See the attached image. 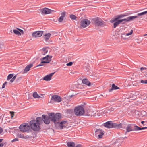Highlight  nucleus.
Here are the masks:
<instances>
[{
	"label": "nucleus",
	"mask_w": 147,
	"mask_h": 147,
	"mask_svg": "<svg viewBox=\"0 0 147 147\" xmlns=\"http://www.w3.org/2000/svg\"><path fill=\"white\" fill-rule=\"evenodd\" d=\"M7 144V143L5 142H2L0 143V147H3V146L5 145V146Z\"/></svg>",
	"instance_id": "36"
},
{
	"label": "nucleus",
	"mask_w": 147,
	"mask_h": 147,
	"mask_svg": "<svg viewBox=\"0 0 147 147\" xmlns=\"http://www.w3.org/2000/svg\"><path fill=\"white\" fill-rule=\"evenodd\" d=\"M14 80H15L12 78L10 80V82L11 83H12L14 81Z\"/></svg>",
	"instance_id": "51"
},
{
	"label": "nucleus",
	"mask_w": 147,
	"mask_h": 147,
	"mask_svg": "<svg viewBox=\"0 0 147 147\" xmlns=\"http://www.w3.org/2000/svg\"><path fill=\"white\" fill-rule=\"evenodd\" d=\"M55 72L49 74L47 75L43 78V79L46 81H50L52 77L55 74Z\"/></svg>",
	"instance_id": "15"
},
{
	"label": "nucleus",
	"mask_w": 147,
	"mask_h": 147,
	"mask_svg": "<svg viewBox=\"0 0 147 147\" xmlns=\"http://www.w3.org/2000/svg\"><path fill=\"white\" fill-rule=\"evenodd\" d=\"M127 20V18H126L119 19V20L121 21H120L121 23L122 24H124L126 22H128V20Z\"/></svg>",
	"instance_id": "24"
},
{
	"label": "nucleus",
	"mask_w": 147,
	"mask_h": 147,
	"mask_svg": "<svg viewBox=\"0 0 147 147\" xmlns=\"http://www.w3.org/2000/svg\"><path fill=\"white\" fill-rule=\"evenodd\" d=\"M40 11L42 14H50L51 12H54V10H51V9L46 7H45L40 10Z\"/></svg>",
	"instance_id": "11"
},
{
	"label": "nucleus",
	"mask_w": 147,
	"mask_h": 147,
	"mask_svg": "<svg viewBox=\"0 0 147 147\" xmlns=\"http://www.w3.org/2000/svg\"><path fill=\"white\" fill-rule=\"evenodd\" d=\"M13 33L16 35H21V33L20 32L18 31V30L14 29L13 30Z\"/></svg>",
	"instance_id": "27"
},
{
	"label": "nucleus",
	"mask_w": 147,
	"mask_h": 147,
	"mask_svg": "<svg viewBox=\"0 0 147 147\" xmlns=\"http://www.w3.org/2000/svg\"><path fill=\"white\" fill-rule=\"evenodd\" d=\"M147 127H140L133 124H129L126 127V131L125 133V134L127 132H129L132 131H138L146 129Z\"/></svg>",
	"instance_id": "2"
},
{
	"label": "nucleus",
	"mask_w": 147,
	"mask_h": 147,
	"mask_svg": "<svg viewBox=\"0 0 147 147\" xmlns=\"http://www.w3.org/2000/svg\"><path fill=\"white\" fill-rule=\"evenodd\" d=\"M69 17L72 20H75L77 18L76 16L74 15L71 14L69 16Z\"/></svg>",
	"instance_id": "29"
},
{
	"label": "nucleus",
	"mask_w": 147,
	"mask_h": 147,
	"mask_svg": "<svg viewBox=\"0 0 147 147\" xmlns=\"http://www.w3.org/2000/svg\"><path fill=\"white\" fill-rule=\"evenodd\" d=\"M138 16H131L127 17V20H128V21H132L134 19L138 18Z\"/></svg>",
	"instance_id": "21"
},
{
	"label": "nucleus",
	"mask_w": 147,
	"mask_h": 147,
	"mask_svg": "<svg viewBox=\"0 0 147 147\" xmlns=\"http://www.w3.org/2000/svg\"><path fill=\"white\" fill-rule=\"evenodd\" d=\"M86 70L87 71H89V68H87V67H86Z\"/></svg>",
	"instance_id": "60"
},
{
	"label": "nucleus",
	"mask_w": 147,
	"mask_h": 147,
	"mask_svg": "<svg viewBox=\"0 0 147 147\" xmlns=\"http://www.w3.org/2000/svg\"><path fill=\"white\" fill-rule=\"evenodd\" d=\"M111 68V70H113V68Z\"/></svg>",
	"instance_id": "62"
},
{
	"label": "nucleus",
	"mask_w": 147,
	"mask_h": 147,
	"mask_svg": "<svg viewBox=\"0 0 147 147\" xmlns=\"http://www.w3.org/2000/svg\"><path fill=\"white\" fill-rule=\"evenodd\" d=\"M18 140L19 139L18 138H15L12 140V142H13L16 141H18Z\"/></svg>",
	"instance_id": "45"
},
{
	"label": "nucleus",
	"mask_w": 147,
	"mask_h": 147,
	"mask_svg": "<svg viewBox=\"0 0 147 147\" xmlns=\"http://www.w3.org/2000/svg\"><path fill=\"white\" fill-rule=\"evenodd\" d=\"M22 77H20L18 78L16 80V81L17 82H19L20 81L22 80Z\"/></svg>",
	"instance_id": "34"
},
{
	"label": "nucleus",
	"mask_w": 147,
	"mask_h": 147,
	"mask_svg": "<svg viewBox=\"0 0 147 147\" xmlns=\"http://www.w3.org/2000/svg\"><path fill=\"white\" fill-rule=\"evenodd\" d=\"M14 80H15L12 78L10 80V82L11 83H12L14 81Z\"/></svg>",
	"instance_id": "50"
},
{
	"label": "nucleus",
	"mask_w": 147,
	"mask_h": 147,
	"mask_svg": "<svg viewBox=\"0 0 147 147\" xmlns=\"http://www.w3.org/2000/svg\"><path fill=\"white\" fill-rule=\"evenodd\" d=\"M12 78H13V79H14V80H15V79H16L15 78H14V77H12Z\"/></svg>",
	"instance_id": "63"
},
{
	"label": "nucleus",
	"mask_w": 147,
	"mask_h": 147,
	"mask_svg": "<svg viewBox=\"0 0 147 147\" xmlns=\"http://www.w3.org/2000/svg\"><path fill=\"white\" fill-rule=\"evenodd\" d=\"M61 101V98L60 96L57 95H54L52 96L50 103H53L54 102H60Z\"/></svg>",
	"instance_id": "9"
},
{
	"label": "nucleus",
	"mask_w": 147,
	"mask_h": 147,
	"mask_svg": "<svg viewBox=\"0 0 147 147\" xmlns=\"http://www.w3.org/2000/svg\"><path fill=\"white\" fill-rule=\"evenodd\" d=\"M73 111V110L71 109H68L67 111V113L71 114Z\"/></svg>",
	"instance_id": "35"
},
{
	"label": "nucleus",
	"mask_w": 147,
	"mask_h": 147,
	"mask_svg": "<svg viewBox=\"0 0 147 147\" xmlns=\"http://www.w3.org/2000/svg\"><path fill=\"white\" fill-rule=\"evenodd\" d=\"M130 97L132 98V99L135 100L136 98V96L133 94H130Z\"/></svg>",
	"instance_id": "30"
},
{
	"label": "nucleus",
	"mask_w": 147,
	"mask_h": 147,
	"mask_svg": "<svg viewBox=\"0 0 147 147\" xmlns=\"http://www.w3.org/2000/svg\"><path fill=\"white\" fill-rule=\"evenodd\" d=\"M139 81V82L140 83L147 84V79L146 80H140Z\"/></svg>",
	"instance_id": "31"
},
{
	"label": "nucleus",
	"mask_w": 147,
	"mask_h": 147,
	"mask_svg": "<svg viewBox=\"0 0 147 147\" xmlns=\"http://www.w3.org/2000/svg\"><path fill=\"white\" fill-rule=\"evenodd\" d=\"M127 16V15L126 14H120L117 15L115 16V17L117 18L118 19H120L122 18Z\"/></svg>",
	"instance_id": "25"
},
{
	"label": "nucleus",
	"mask_w": 147,
	"mask_h": 147,
	"mask_svg": "<svg viewBox=\"0 0 147 147\" xmlns=\"http://www.w3.org/2000/svg\"><path fill=\"white\" fill-rule=\"evenodd\" d=\"M44 63H41H41L39 65H38L36 66V67H38V66H42L43 65H44V64H43Z\"/></svg>",
	"instance_id": "47"
},
{
	"label": "nucleus",
	"mask_w": 147,
	"mask_h": 147,
	"mask_svg": "<svg viewBox=\"0 0 147 147\" xmlns=\"http://www.w3.org/2000/svg\"><path fill=\"white\" fill-rule=\"evenodd\" d=\"M119 19H118L115 16V18L112 19L110 21L111 23H113V28H115L121 24L120 21Z\"/></svg>",
	"instance_id": "10"
},
{
	"label": "nucleus",
	"mask_w": 147,
	"mask_h": 147,
	"mask_svg": "<svg viewBox=\"0 0 147 147\" xmlns=\"http://www.w3.org/2000/svg\"><path fill=\"white\" fill-rule=\"evenodd\" d=\"M20 32V33H21L22 34H24V31L22 30Z\"/></svg>",
	"instance_id": "55"
},
{
	"label": "nucleus",
	"mask_w": 147,
	"mask_h": 147,
	"mask_svg": "<svg viewBox=\"0 0 147 147\" xmlns=\"http://www.w3.org/2000/svg\"><path fill=\"white\" fill-rule=\"evenodd\" d=\"M13 76V74H9L7 77V80H9L11 79Z\"/></svg>",
	"instance_id": "32"
},
{
	"label": "nucleus",
	"mask_w": 147,
	"mask_h": 147,
	"mask_svg": "<svg viewBox=\"0 0 147 147\" xmlns=\"http://www.w3.org/2000/svg\"><path fill=\"white\" fill-rule=\"evenodd\" d=\"M33 66V64L32 63H30L27 65L25 68L24 71V73H26L27 72L29 71L30 68L32 67Z\"/></svg>",
	"instance_id": "18"
},
{
	"label": "nucleus",
	"mask_w": 147,
	"mask_h": 147,
	"mask_svg": "<svg viewBox=\"0 0 147 147\" xmlns=\"http://www.w3.org/2000/svg\"><path fill=\"white\" fill-rule=\"evenodd\" d=\"M16 77H17V75H15L14 76H13V77L15 78H16Z\"/></svg>",
	"instance_id": "59"
},
{
	"label": "nucleus",
	"mask_w": 147,
	"mask_h": 147,
	"mask_svg": "<svg viewBox=\"0 0 147 147\" xmlns=\"http://www.w3.org/2000/svg\"><path fill=\"white\" fill-rule=\"evenodd\" d=\"M67 145L68 147H75V144L74 142H68L67 143Z\"/></svg>",
	"instance_id": "22"
},
{
	"label": "nucleus",
	"mask_w": 147,
	"mask_h": 147,
	"mask_svg": "<svg viewBox=\"0 0 147 147\" xmlns=\"http://www.w3.org/2000/svg\"><path fill=\"white\" fill-rule=\"evenodd\" d=\"M4 48V43L2 42H0V51L2 50Z\"/></svg>",
	"instance_id": "28"
},
{
	"label": "nucleus",
	"mask_w": 147,
	"mask_h": 147,
	"mask_svg": "<svg viewBox=\"0 0 147 147\" xmlns=\"http://www.w3.org/2000/svg\"><path fill=\"white\" fill-rule=\"evenodd\" d=\"M74 113L76 116L83 115L85 113L84 109L82 106H78L75 108Z\"/></svg>",
	"instance_id": "4"
},
{
	"label": "nucleus",
	"mask_w": 147,
	"mask_h": 147,
	"mask_svg": "<svg viewBox=\"0 0 147 147\" xmlns=\"http://www.w3.org/2000/svg\"><path fill=\"white\" fill-rule=\"evenodd\" d=\"M46 49L47 48H46L44 47L42 49V55H44L47 53L48 50H47Z\"/></svg>",
	"instance_id": "26"
},
{
	"label": "nucleus",
	"mask_w": 147,
	"mask_h": 147,
	"mask_svg": "<svg viewBox=\"0 0 147 147\" xmlns=\"http://www.w3.org/2000/svg\"><path fill=\"white\" fill-rule=\"evenodd\" d=\"M145 122L144 121H141V123H142V124H144V123Z\"/></svg>",
	"instance_id": "57"
},
{
	"label": "nucleus",
	"mask_w": 147,
	"mask_h": 147,
	"mask_svg": "<svg viewBox=\"0 0 147 147\" xmlns=\"http://www.w3.org/2000/svg\"><path fill=\"white\" fill-rule=\"evenodd\" d=\"M14 80H15L12 78L10 80V82L11 83H12L14 81Z\"/></svg>",
	"instance_id": "52"
},
{
	"label": "nucleus",
	"mask_w": 147,
	"mask_h": 147,
	"mask_svg": "<svg viewBox=\"0 0 147 147\" xmlns=\"http://www.w3.org/2000/svg\"><path fill=\"white\" fill-rule=\"evenodd\" d=\"M133 30H131L129 32L126 34V35L129 36V35H131L133 33Z\"/></svg>",
	"instance_id": "39"
},
{
	"label": "nucleus",
	"mask_w": 147,
	"mask_h": 147,
	"mask_svg": "<svg viewBox=\"0 0 147 147\" xmlns=\"http://www.w3.org/2000/svg\"><path fill=\"white\" fill-rule=\"evenodd\" d=\"M92 20L97 26L104 27L106 26V23L100 18L97 17L92 19Z\"/></svg>",
	"instance_id": "3"
},
{
	"label": "nucleus",
	"mask_w": 147,
	"mask_h": 147,
	"mask_svg": "<svg viewBox=\"0 0 147 147\" xmlns=\"http://www.w3.org/2000/svg\"><path fill=\"white\" fill-rule=\"evenodd\" d=\"M51 35L50 33H48L46 34L43 36L46 42H49L48 40L51 37Z\"/></svg>",
	"instance_id": "17"
},
{
	"label": "nucleus",
	"mask_w": 147,
	"mask_h": 147,
	"mask_svg": "<svg viewBox=\"0 0 147 147\" xmlns=\"http://www.w3.org/2000/svg\"><path fill=\"white\" fill-rule=\"evenodd\" d=\"M3 140V139H0V143L2 142Z\"/></svg>",
	"instance_id": "56"
},
{
	"label": "nucleus",
	"mask_w": 147,
	"mask_h": 147,
	"mask_svg": "<svg viewBox=\"0 0 147 147\" xmlns=\"http://www.w3.org/2000/svg\"><path fill=\"white\" fill-rule=\"evenodd\" d=\"M127 122L123 121V122L120 123H117V129H120V128H125L126 125H127Z\"/></svg>",
	"instance_id": "14"
},
{
	"label": "nucleus",
	"mask_w": 147,
	"mask_h": 147,
	"mask_svg": "<svg viewBox=\"0 0 147 147\" xmlns=\"http://www.w3.org/2000/svg\"><path fill=\"white\" fill-rule=\"evenodd\" d=\"M140 69L141 71H142L146 69V68H145V67H142L140 68Z\"/></svg>",
	"instance_id": "48"
},
{
	"label": "nucleus",
	"mask_w": 147,
	"mask_h": 147,
	"mask_svg": "<svg viewBox=\"0 0 147 147\" xmlns=\"http://www.w3.org/2000/svg\"><path fill=\"white\" fill-rule=\"evenodd\" d=\"M145 13H144V11L143 12H141V13H138L137 14V16H142V15H145Z\"/></svg>",
	"instance_id": "42"
},
{
	"label": "nucleus",
	"mask_w": 147,
	"mask_h": 147,
	"mask_svg": "<svg viewBox=\"0 0 147 147\" xmlns=\"http://www.w3.org/2000/svg\"><path fill=\"white\" fill-rule=\"evenodd\" d=\"M74 95H70L69 96H67V99L69 100H70V99L73 96H74Z\"/></svg>",
	"instance_id": "40"
},
{
	"label": "nucleus",
	"mask_w": 147,
	"mask_h": 147,
	"mask_svg": "<svg viewBox=\"0 0 147 147\" xmlns=\"http://www.w3.org/2000/svg\"><path fill=\"white\" fill-rule=\"evenodd\" d=\"M114 108L113 107H111V108L108 109V110L109 111H113L114 110Z\"/></svg>",
	"instance_id": "46"
},
{
	"label": "nucleus",
	"mask_w": 147,
	"mask_h": 147,
	"mask_svg": "<svg viewBox=\"0 0 147 147\" xmlns=\"http://www.w3.org/2000/svg\"><path fill=\"white\" fill-rule=\"evenodd\" d=\"M52 57V56L48 55L44 57L40 58V60L42 61L41 63H49L51 60Z\"/></svg>",
	"instance_id": "8"
},
{
	"label": "nucleus",
	"mask_w": 147,
	"mask_h": 147,
	"mask_svg": "<svg viewBox=\"0 0 147 147\" xmlns=\"http://www.w3.org/2000/svg\"><path fill=\"white\" fill-rule=\"evenodd\" d=\"M62 118L61 115L60 113L54 112L48 113V115L43 114L42 117H38L36 118V120H31L29 123L30 127L35 131H38L40 130V125L42 124L43 122L47 125L50 123L51 121L53 122L55 125H59V129H62L63 127L66 128V125L67 124V121H62L61 122L59 120Z\"/></svg>",
	"instance_id": "1"
},
{
	"label": "nucleus",
	"mask_w": 147,
	"mask_h": 147,
	"mask_svg": "<svg viewBox=\"0 0 147 147\" xmlns=\"http://www.w3.org/2000/svg\"><path fill=\"white\" fill-rule=\"evenodd\" d=\"M3 131V129L2 128L0 127V134H1Z\"/></svg>",
	"instance_id": "54"
},
{
	"label": "nucleus",
	"mask_w": 147,
	"mask_h": 147,
	"mask_svg": "<svg viewBox=\"0 0 147 147\" xmlns=\"http://www.w3.org/2000/svg\"><path fill=\"white\" fill-rule=\"evenodd\" d=\"M33 96L34 98H39L40 96L37 94L36 92H34L33 94Z\"/></svg>",
	"instance_id": "23"
},
{
	"label": "nucleus",
	"mask_w": 147,
	"mask_h": 147,
	"mask_svg": "<svg viewBox=\"0 0 147 147\" xmlns=\"http://www.w3.org/2000/svg\"><path fill=\"white\" fill-rule=\"evenodd\" d=\"M19 128L21 131L23 132H29L30 129V125L27 123L21 124Z\"/></svg>",
	"instance_id": "6"
},
{
	"label": "nucleus",
	"mask_w": 147,
	"mask_h": 147,
	"mask_svg": "<svg viewBox=\"0 0 147 147\" xmlns=\"http://www.w3.org/2000/svg\"><path fill=\"white\" fill-rule=\"evenodd\" d=\"M85 115H86L87 116H90L92 117V115H93L91 113H88L87 114H86V113H85Z\"/></svg>",
	"instance_id": "43"
},
{
	"label": "nucleus",
	"mask_w": 147,
	"mask_h": 147,
	"mask_svg": "<svg viewBox=\"0 0 147 147\" xmlns=\"http://www.w3.org/2000/svg\"><path fill=\"white\" fill-rule=\"evenodd\" d=\"M138 81H137L136 82L135 81L134 82H133V86H137L138 84V83L137 82Z\"/></svg>",
	"instance_id": "41"
},
{
	"label": "nucleus",
	"mask_w": 147,
	"mask_h": 147,
	"mask_svg": "<svg viewBox=\"0 0 147 147\" xmlns=\"http://www.w3.org/2000/svg\"><path fill=\"white\" fill-rule=\"evenodd\" d=\"M44 32L42 31H35L32 33V36L34 38L40 37L42 35Z\"/></svg>",
	"instance_id": "12"
},
{
	"label": "nucleus",
	"mask_w": 147,
	"mask_h": 147,
	"mask_svg": "<svg viewBox=\"0 0 147 147\" xmlns=\"http://www.w3.org/2000/svg\"><path fill=\"white\" fill-rule=\"evenodd\" d=\"M120 88L119 87L115 86V85L114 84H113L112 85V87L111 88L109 89V92H111L113 90H117L118 89H119Z\"/></svg>",
	"instance_id": "20"
},
{
	"label": "nucleus",
	"mask_w": 147,
	"mask_h": 147,
	"mask_svg": "<svg viewBox=\"0 0 147 147\" xmlns=\"http://www.w3.org/2000/svg\"><path fill=\"white\" fill-rule=\"evenodd\" d=\"M144 12L145 13V14H146L147 13V11H144Z\"/></svg>",
	"instance_id": "61"
},
{
	"label": "nucleus",
	"mask_w": 147,
	"mask_h": 147,
	"mask_svg": "<svg viewBox=\"0 0 147 147\" xmlns=\"http://www.w3.org/2000/svg\"><path fill=\"white\" fill-rule=\"evenodd\" d=\"M82 82L83 84H84L89 86H90L92 85L91 83L87 78H84L82 80Z\"/></svg>",
	"instance_id": "16"
},
{
	"label": "nucleus",
	"mask_w": 147,
	"mask_h": 147,
	"mask_svg": "<svg viewBox=\"0 0 147 147\" xmlns=\"http://www.w3.org/2000/svg\"><path fill=\"white\" fill-rule=\"evenodd\" d=\"M17 29L18 30V31H19L20 32L22 30L20 29H19V28H17Z\"/></svg>",
	"instance_id": "58"
},
{
	"label": "nucleus",
	"mask_w": 147,
	"mask_h": 147,
	"mask_svg": "<svg viewBox=\"0 0 147 147\" xmlns=\"http://www.w3.org/2000/svg\"><path fill=\"white\" fill-rule=\"evenodd\" d=\"M75 147H82V146L81 144H78L76 145Z\"/></svg>",
	"instance_id": "49"
},
{
	"label": "nucleus",
	"mask_w": 147,
	"mask_h": 147,
	"mask_svg": "<svg viewBox=\"0 0 147 147\" xmlns=\"http://www.w3.org/2000/svg\"><path fill=\"white\" fill-rule=\"evenodd\" d=\"M17 136L18 137L20 138H25L23 135H22L20 134H17Z\"/></svg>",
	"instance_id": "33"
},
{
	"label": "nucleus",
	"mask_w": 147,
	"mask_h": 147,
	"mask_svg": "<svg viewBox=\"0 0 147 147\" xmlns=\"http://www.w3.org/2000/svg\"><path fill=\"white\" fill-rule=\"evenodd\" d=\"M144 36H147V34L144 35Z\"/></svg>",
	"instance_id": "64"
},
{
	"label": "nucleus",
	"mask_w": 147,
	"mask_h": 147,
	"mask_svg": "<svg viewBox=\"0 0 147 147\" xmlns=\"http://www.w3.org/2000/svg\"><path fill=\"white\" fill-rule=\"evenodd\" d=\"M10 113L11 114V117L12 118L14 115V112L13 111H10Z\"/></svg>",
	"instance_id": "37"
},
{
	"label": "nucleus",
	"mask_w": 147,
	"mask_h": 147,
	"mask_svg": "<svg viewBox=\"0 0 147 147\" xmlns=\"http://www.w3.org/2000/svg\"><path fill=\"white\" fill-rule=\"evenodd\" d=\"M7 82L6 81L3 84L2 86V88H4L5 86V85L7 84Z\"/></svg>",
	"instance_id": "44"
},
{
	"label": "nucleus",
	"mask_w": 147,
	"mask_h": 147,
	"mask_svg": "<svg viewBox=\"0 0 147 147\" xmlns=\"http://www.w3.org/2000/svg\"><path fill=\"white\" fill-rule=\"evenodd\" d=\"M80 27L81 28H86L89 26L91 22L90 20L87 19H83L81 21Z\"/></svg>",
	"instance_id": "7"
},
{
	"label": "nucleus",
	"mask_w": 147,
	"mask_h": 147,
	"mask_svg": "<svg viewBox=\"0 0 147 147\" xmlns=\"http://www.w3.org/2000/svg\"><path fill=\"white\" fill-rule=\"evenodd\" d=\"M61 16H60L58 19V21L59 22H62L63 20V18L66 15V12H62L61 14Z\"/></svg>",
	"instance_id": "19"
},
{
	"label": "nucleus",
	"mask_w": 147,
	"mask_h": 147,
	"mask_svg": "<svg viewBox=\"0 0 147 147\" xmlns=\"http://www.w3.org/2000/svg\"><path fill=\"white\" fill-rule=\"evenodd\" d=\"M95 135L98 137V138H101L104 135V131L100 129H97L95 131Z\"/></svg>",
	"instance_id": "13"
},
{
	"label": "nucleus",
	"mask_w": 147,
	"mask_h": 147,
	"mask_svg": "<svg viewBox=\"0 0 147 147\" xmlns=\"http://www.w3.org/2000/svg\"><path fill=\"white\" fill-rule=\"evenodd\" d=\"M103 125L105 127L107 128H115L117 129V123H113L111 121H108L104 123Z\"/></svg>",
	"instance_id": "5"
},
{
	"label": "nucleus",
	"mask_w": 147,
	"mask_h": 147,
	"mask_svg": "<svg viewBox=\"0 0 147 147\" xmlns=\"http://www.w3.org/2000/svg\"><path fill=\"white\" fill-rule=\"evenodd\" d=\"M74 62H70L69 63H67L66 64V65L67 66H71L73 64Z\"/></svg>",
	"instance_id": "38"
},
{
	"label": "nucleus",
	"mask_w": 147,
	"mask_h": 147,
	"mask_svg": "<svg viewBox=\"0 0 147 147\" xmlns=\"http://www.w3.org/2000/svg\"><path fill=\"white\" fill-rule=\"evenodd\" d=\"M14 80H15L12 78L10 80V82L11 83H12L14 81Z\"/></svg>",
	"instance_id": "53"
}]
</instances>
